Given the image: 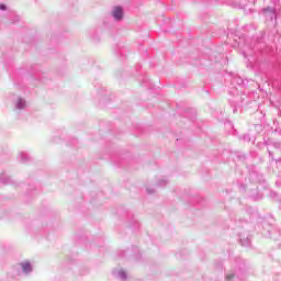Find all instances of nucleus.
Listing matches in <instances>:
<instances>
[{"mask_svg": "<svg viewBox=\"0 0 281 281\" xmlns=\"http://www.w3.org/2000/svg\"><path fill=\"white\" fill-rule=\"evenodd\" d=\"M234 278V274H226V280H232Z\"/></svg>", "mask_w": 281, "mask_h": 281, "instance_id": "obj_6", "label": "nucleus"}, {"mask_svg": "<svg viewBox=\"0 0 281 281\" xmlns=\"http://www.w3.org/2000/svg\"><path fill=\"white\" fill-rule=\"evenodd\" d=\"M263 13L266 14V18L270 19L271 21H273V19H276V10H273L271 8L263 9Z\"/></svg>", "mask_w": 281, "mask_h": 281, "instance_id": "obj_1", "label": "nucleus"}, {"mask_svg": "<svg viewBox=\"0 0 281 281\" xmlns=\"http://www.w3.org/2000/svg\"><path fill=\"white\" fill-rule=\"evenodd\" d=\"M0 10H5V4H0Z\"/></svg>", "mask_w": 281, "mask_h": 281, "instance_id": "obj_7", "label": "nucleus"}, {"mask_svg": "<svg viewBox=\"0 0 281 281\" xmlns=\"http://www.w3.org/2000/svg\"><path fill=\"white\" fill-rule=\"evenodd\" d=\"M240 245L243 247H249V245H251V240L249 239V237H247L246 239H240Z\"/></svg>", "mask_w": 281, "mask_h": 281, "instance_id": "obj_3", "label": "nucleus"}, {"mask_svg": "<svg viewBox=\"0 0 281 281\" xmlns=\"http://www.w3.org/2000/svg\"><path fill=\"white\" fill-rule=\"evenodd\" d=\"M190 112H191V113H194V111H193V110H188V111H187V115H186V117H190Z\"/></svg>", "mask_w": 281, "mask_h": 281, "instance_id": "obj_5", "label": "nucleus"}, {"mask_svg": "<svg viewBox=\"0 0 281 281\" xmlns=\"http://www.w3.org/2000/svg\"><path fill=\"white\" fill-rule=\"evenodd\" d=\"M113 16L114 19H116V21H121V19H123L124 13L122 12V8L116 7L113 11Z\"/></svg>", "mask_w": 281, "mask_h": 281, "instance_id": "obj_2", "label": "nucleus"}, {"mask_svg": "<svg viewBox=\"0 0 281 281\" xmlns=\"http://www.w3.org/2000/svg\"><path fill=\"white\" fill-rule=\"evenodd\" d=\"M22 269L25 273L32 271V266H30V263L25 262V263H22Z\"/></svg>", "mask_w": 281, "mask_h": 281, "instance_id": "obj_4", "label": "nucleus"}, {"mask_svg": "<svg viewBox=\"0 0 281 281\" xmlns=\"http://www.w3.org/2000/svg\"><path fill=\"white\" fill-rule=\"evenodd\" d=\"M178 112L181 113V109H179Z\"/></svg>", "mask_w": 281, "mask_h": 281, "instance_id": "obj_8", "label": "nucleus"}]
</instances>
